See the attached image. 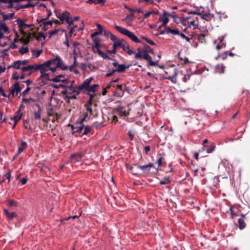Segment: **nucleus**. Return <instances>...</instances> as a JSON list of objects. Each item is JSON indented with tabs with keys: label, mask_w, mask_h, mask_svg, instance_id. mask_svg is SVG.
Here are the masks:
<instances>
[{
	"label": "nucleus",
	"mask_w": 250,
	"mask_h": 250,
	"mask_svg": "<svg viewBox=\"0 0 250 250\" xmlns=\"http://www.w3.org/2000/svg\"><path fill=\"white\" fill-rule=\"evenodd\" d=\"M90 83H88V82L86 80V79L83 82V83L80 84L78 87V89L80 90H87V89L88 88L89 86Z\"/></svg>",
	"instance_id": "obj_15"
},
{
	"label": "nucleus",
	"mask_w": 250,
	"mask_h": 250,
	"mask_svg": "<svg viewBox=\"0 0 250 250\" xmlns=\"http://www.w3.org/2000/svg\"><path fill=\"white\" fill-rule=\"evenodd\" d=\"M14 15V13H9L8 14H3L2 15L3 19L4 21L8 20L9 19H12Z\"/></svg>",
	"instance_id": "obj_33"
},
{
	"label": "nucleus",
	"mask_w": 250,
	"mask_h": 250,
	"mask_svg": "<svg viewBox=\"0 0 250 250\" xmlns=\"http://www.w3.org/2000/svg\"><path fill=\"white\" fill-rule=\"evenodd\" d=\"M84 106L87 112H89L91 115H94V111L92 108V106H90V105H84Z\"/></svg>",
	"instance_id": "obj_35"
},
{
	"label": "nucleus",
	"mask_w": 250,
	"mask_h": 250,
	"mask_svg": "<svg viewBox=\"0 0 250 250\" xmlns=\"http://www.w3.org/2000/svg\"><path fill=\"white\" fill-rule=\"evenodd\" d=\"M57 16L62 22L65 21L69 24V26H70L73 23L72 18L70 17V14L66 11H63L59 15H57Z\"/></svg>",
	"instance_id": "obj_6"
},
{
	"label": "nucleus",
	"mask_w": 250,
	"mask_h": 250,
	"mask_svg": "<svg viewBox=\"0 0 250 250\" xmlns=\"http://www.w3.org/2000/svg\"><path fill=\"white\" fill-rule=\"evenodd\" d=\"M145 167V165L144 166H138L137 168H139V169H141L145 173H146V174L149 173L150 172V169L148 167H146H146L143 168V167Z\"/></svg>",
	"instance_id": "obj_34"
},
{
	"label": "nucleus",
	"mask_w": 250,
	"mask_h": 250,
	"mask_svg": "<svg viewBox=\"0 0 250 250\" xmlns=\"http://www.w3.org/2000/svg\"><path fill=\"white\" fill-rule=\"evenodd\" d=\"M171 15L168 12H165L162 15H161L159 19V21L162 22L161 26H164L168 22L169 16Z\"/></svg>",
	"instance_id": "obj_9"
},
{
	"label": "nucleus",
	"mask_w": 250,
	"mask_h": 250,
	"mask_svg": "<svg viewBox=\"0 0 250 250\" xmlns=\"http://www.w3.org/2000/svg\"><path fill=\"white\" fill-rule=\"evenodd\" d=\"M27 147V143L22 141L20 146L18 147V154L21 153Z\"/></svg>",
	"instance_id": "obj_20"
},
{
	"label": "nucleus",
	"mask_w": 250,
	"mask_h": 250,
	"mask_svg": "<svg viewBox=\"0 0 250 250\" xmlns=\"http://www.w3.org/2000/svg\"><path fill=\"white\" fill-rule=\"evenodd\" d=\"M125 8L132 12L141 13L142 10L140 8H131L125 5Z\"/></svg>",
	"instance_id": "obj_36"
},
{
	"label": "nucleus",
	"mask_w": 250,
	"mask_h": 250,
	"mask_svg": "<svg viewBox=\"0 0 250 250\" xmlns=\"http://www.w3.org/2000/svg\"><path fill=\"white\" fill-rule=\"evenodd\" d=\"M112 64L113 66L116 68V69H114L115 72L120 73L125 72L126 69L128 68L131 66V65L125 66V64H119L117 62H115Z\"/></svg>",
	"instance_id": "obj_8"
},
{
	"label": "nucleus",
	"mask_w": 250,
	"mask_h": 250,
	"mask_svg": "<svg viewBox=\"0 0 250 250\" xmlns=\"http://www.w3.org/2000/svg\"><path fill=\"white\" fill-rule=\"evenodd\" d=\"M47 62H49V65L55 66L62 70H66L68 68L67 66H64L63 64L62 60L59 56H57L55 58L50 59Z\"/></svg>",
	"instance_id": "obj_3"
},
{
	"label": "nucleus",
	"mask_w": 250,
	"mask_h": 250,
	"mask_svg": "<svg viewBox=\"0 0 250 250\" xmlns=\"http://www.w3.org/2000/svg\"><path fill=\"white\" fill-rule=\"evenodd\" d=\"M209 143L210 144V146L206 148V151L208 153H212L216 147L215 145L213 143L210 142Z\"/></svg>",
	"instance_id": "obj_26"
},
{
	"label": "nucleus",
	"mask_w": 250,
	"mask_h": 250,
	"mask_svg": "<svg viewBox=\"0 0 250 250\" xmlns=\"http://www.w3.org/2000/svg\"><path fill=\"white\" fill-rule=\"evenodd\" d=\"M21 90V87H20V82H17L11 85L9 89L10 95L11 94L12 97L16 96Z\"/></svg>",
	"instance_id": "obj_7"
},
{
	"label": "nucleus",
	"mask_w": 250,
	"mask_h": 250,
	"mask_svg": "<svg viewBox=\"0 0 250 250\" xmlns=\"http://www.w3.org/2000/svg\"><path fill=\"white\" fill-rule=\"evenodd\" d=\"M176 75L177 73L176 72H175L173 74V75L171 76H169L168 77L166 78V79L171 80V81L173 83H176Z\"/></svg>",
	"instance_id": "obj_30"
},
{
	"label": "nucleus",
	"mask_w": 250,
	"mask_h": 250,
	"mask_svg": "<svg viewBox=\"0 0 250 250\" xmlns=\"http://www.w3.org/2000/svg\"><path fill=\"white\" fill-rule=\"evenodd\" d=\"M67 80L66 78H65V75L63 74H60L58 76H55L54 78L51 80L53 82L58 83L60 82H64Z\"/></svg>",
	"instance_id": "obj_11"
},
{
	"label": "nucleus",
	"mask_w": 250,
	"mask_h": 250,
	"mask_svg": "<svg viewBox=\"0 0 250 250\" xmlns=\"http://www.w3.org/2000/svg\"><path fill=\"white\" fill-rule=\"evenodd\" d=\"M40 27L42 30L44 31H46L49 28L47 25H45V22L44 21L42 22V24L40 25Z\"/></svg>",
	"instance_id": "obj_59"
},
{
	"label": "nucleus",
	"mask_w": 250,
	"mask_h": 250,
	"mask_svg": "<svg viewBox=\"0 0 250 250\" xmlns=\"http://www.w3.org/2000/svg\"><path fill=\"white\" fill-rule=\"evenodd\" d=\"M125 42V40L123 39H118L116 41L114 42V43L113 45V48H117L119 47H122V45H123V43Z\"/></svg>",
	"instance_id": "obj_17"
},
{
	"label": "nucleus",
	"mask_w": 250,
	"mask_h": 250,
	"mask_svg": "<svg viewBox=\"0 0 250 250\" xmlns=\"http://www.w3.org/2000/svg\"><path fill=\"white\" fill-rule=\"evenodd\" d=\"M8 205L10 207H17L18 203L16 201L14 200H9L8 201Z\"/></svg>",
	"instance_id": "obj_48"
},
{
	"label": "nucleus",
	"mask_w": 250,
	"mask_h": 250,
	"mask_svg": "<svg viewBox=\"0 0 250 250\" xmlns=\"http://www.w3.org/2000/svg\"><path fill=\"white\" fill-rule=\"evenodd\" d=\"M206 35L205 34H201L198 36V40L201 42H205V37Z\"/></svg>",
	"instance_id": "obj_45"
},
{
	"label": "nucleus",
	"mask_w": 250,
	"mask_h": 250,
	"mask_svg": "<svg viewBox=\"0 0 250 250\" xmlns=\"http://www.w3.org/2000/svg\"><path fill=\"white\" fill-rule=\"evenodd\" d=\"M166 32L167 33H170V34H171L172 35H180V34L178 29L176 28V29H172L169 27H167L166 28Z\"/></svg>",
	"instance_id": "obj_14"
},
{
	"label": "nucleus",
	"mask_w": 250,
	"mask_h": 250,
	"mask_svg": "<svg viewBox=\"0 0 250 250\" xmlns=\"http://www.w3.org/2000/svg\"><path fill=\"white\" fill-rule=\"evenodd\" d=\"M42 52V50L34 51L33 52V55L36 58H38Z\"/></svg>",
	"instance_id": "obj_55"
},
{
	"label": "nucleus",
	"mask_w": 250,
	"mask_h": 250,
	"mask_svg": "<svg viewBox=\"0 0 250 250\" xmlns=\"http://www.w3.org/2000/svg\"><path fill=\"white\" fill-rule=\"evenodd\" d=\"M0 31L3 33L8 32V28L5 23H0Z\"/></svg>",
	"instance_id": "obj_28"
},
{
	"label": "nucleus",
	"mask_w": 250,
	"mask_h": 250,
	"mask_svg": "<svg viewBox=\"0 0 250 250\" xmlns=\"http://www.w3.org/2000/svg\"><path fill=\"white\" fill-rule=\"evenodd\" d=\"M163 158L162 156H160L157 161V163L159 167H161L162 166Z\"/></svg>",
	"instance_id": "obj_63"
},
{
	"label": "nucleus",
	"mask_w": 250,
	"mask_h": 250,
	"mask_svg": "<svg viewBox=\"0 0 250 250\" xmlns=\"http://www.w3.org/2000/svg\"><path fill=\"white\" fill-rule=\"evenodd\" d=\"M149 53L154 54L153 50H144L140 53H135V58L137 59H144L148 62L149 65L150 66H156L157 64V62L152 61L151 57L149 55Z\"/></svg>",
	"instance_id": "obj_1"
},
{
	"label": "nucleus",
	"mask_w": 250,
	"mask_h": 250,
	"mask_svg": "<svg viewBox=\"0 0 250 250\" xmlns=\"http://www.w3.org/2000/svg\"><path fill=\"white\" fill-rule=\"evenodd\" d=\"M170 182L171 180H170L169 177H165L160 181L159 184L161 185H167L170 184Z\"/></svg>",
	"instance_id": "obj_27"
},
{
	"label": "nucleus",
	"mask_w": 250,
	"mask_h": 250,
	"mask_svg": "<svg viewBox=\"0 0 250 250\" xmlns=\"http://www.w3.org/2000/svg\"><path fill=\"white\" fill-rule=\"evenodd\" d=\"M182 39H185L188 42H190L191 38H189L188 37H187L185 34L183 33H180V35Z\"/></svg>",
	"instance_id": "obj_52"
},
{
	"label": "nucleus",
	"mask_w": 250,
	"mask_h": 250,
	"mask_svg": "<svg viewBox=\"0 0 250 250\" xmlns=\"http://www.w3.org/2000/svg\"><path fill=\"white\" fill-rule=\"evenodd\" d=\"M199 15L201 16L202 19L206 21H209L213 17L211 16L210 14H203L202 13H199Z\"/></svg>",
	"instance_id": "obj_25"
},
{
	"label": "nucleus",
	"mask_w": 250,
	"mask_h": 250,
	"mask_svg": "<svg viewBox=\"0 0 250 250\" xmlns=\"http://www.w3.org/2000/svg\"><path fill=\"white\" fill-rule=\"evenodd\" d=\"M28 71H30L31 72H35L38 70V64H35L34 65H28Z\"/></svg>",
	"instance_id": "obj_29"
},
{
	"label": "nucleus",
	"mask_w": 250,
	"mask_h": 250,
	"mask_svg": "<svg viewBox=\"0 0 250 250\" xmlns=\"http://www.w3.org/2000/svg\"><path fill=\"white\" fill-rule=\"evenodd\" d=\"M35 102L34 100L32 98H30L29 99L23 98V99H22V101H21L22 103H30V102Z\"/></svg>",
	"instance_id": "obj_50"
},
{
	"label": "nucleus",
	"mask_w": 250,
	"mask_h": 250,
	"mask_svg": "<svg viewBox=\"0 0 250 250\" xmlns=\"http://www.w3.org/2000/svg\"><path fill=\"white\" fill-rule=\"evenodd\" d=\"M20 75L18 74L17 72H14L12 75V78L14 80H18L20 79Z\"/></svg>",
	"instance_id": "obj_61"
},
{
	"label": "nucleus",
	"mask_w": 250,
	"mask_h": 250,
	"mask_svg": "<svg viewBox=\"0 0 250 250\" xmlns=\"http://www.w3.org/2000/svg\"><path fill=\"white\" fill-rule=\"evenodd\" d=\"M78 95L75 94V93H73L71 95H67L66 97L64 98L65 99H66L69 101V100L71 99H76V96Z\"/></svg>",
	"instance_id": "obj_39"
},
{
	"label": "nucleus",
	"mask_w": 250,
	"mask_h": 250,
	"mask_svg": "<svg viewBox=\"0 0 250 250\" xmlns=\"http://www.w3.org/2000/svg\"><path fill=\"white\" fill-rule=\"evenodd\" d=\"M121 47L125 51H126L129 48V45L126 43L125 41V42L123 43V45H122Z\"/></svg>",
	"instance_id": "obj_53"
},
{
	"label": "nucleus",
	"mask_w": 250,
	"mask_h": 250,
	"mask_svg": "<svg viewBox=\"0 0 250 250\" xmlns=\"http://www.w3.org/2000/svg\"><path fill=\"white\" fill-rule=\"evenodd\" d=\"M109 37L110 40L114 42L118 39V38L112 33L110 34Z\"/></svg>",
	"instance_id": "obj_64"
},
{
	"label": "nucleus",
	"mask_w": 250,
	"mask_h": 250,
	"mask_svg": "<svg viewBox=\"0 0 250 250\" xmlns=\"http://www.w3.org/2000/svg\"><path fill=\"white\" fill-rule=\"evenodd\" d=\"M18 27L20 28V30L21 31V32L23 34H25L26 33L24 32L23 29H24L25 25H26V24L25 23L24 21H22L21 20H18L17 21Z\"/></svg>",
	"instance_id": "obj_16"
},
{
	"label": "nucleus",
	"mask_w": 250,
	"mask_h": 250,
	"mask_svg": "<svg viewBox=\"0 0 250 250\" xmlns=\"http://www.w3.org/2000/svg\"><path fill=\"white\" fill-rule=\"evenodd\" d=\"M190 76L191 74H187L184 75V77L183 78V81L185 83H186L188 80H189Z\"/></svg>",
	"instance_id": "obj_56"
},
{
	"label": "nucleus",
	"mask_w": 250,
	"mask_h": 250,
	"mask_svg": "<svg viewBox=\"0 0 250 250\" xmlns=\"http://www.w3.org/2000/svg\"><path fill=\"white\" fill-rule=\"evenodd\" d=\"M46 38V36L45 35L42 33H40L39 34V35L36 37V39L38 41H41L42 38L43 39V40H45Z\"/></svg>",
	"instance_id": "obj_51"
},
{
	"label": "nucleus",
	"mask_w": 250,
	"mask_h": 250,
	"mask_svg": "<svg viewBox=\"0 0 250 250\" xmlns=\"http://www.w3.org/2000/svg\"><path fill=\"white\" fill-rule=\"evenodd\" d=\"M3 211L4 214L6 215L7 217L10 219H12L17 216V214L15 212H9L7 209H4Z\"/></svg>",
	"instance_id": "obj_21"
},
{
	"label": "nucleus",
	"mask_w": 250,
	"mask_h": 250,
	"mask_svg": "<svg viewBox=\"0 0 250 250\" xmlns=\"http://www.w3.org/2000/svg\"><path fill=\"white\" fill-rule=\"evenodd\" d=\"M135 166H136V168L133 167L132 166H129V167H128V168L130 170V172L132 174L136 175L137 176H139L140 174L138 172V170L139 169V168H137L138 166L135 165Z\"/></svg>",
	"instance_id": "obj_22"
},
{
	"label": "nucleus",
	"mask_w": 250,
	"mask_h": 250,
	"mask_svg": "<svg viewBox=\"0 0 250 250\" xmlns=\"http://www.w3.org/2000/svg\"><path fill=\"white\" fill-rule=\"evenodd\" d=\"M245 216L242 214V218H240L238 220V227L240 229H244L246 226V223L245 221Z\"/></svg>",
	"instance_id": "obj_12"
},
{
	"label": "nucleus",
	"mask_w": 250,
	"mask_h": 250,
	"mask_svg": "<svg viewBox=\"0 0 250 250\" xmlns=\"http://www.w3.org/2000/svg\"><path fill=\"white\" fill-rule=\"evenodd\" d=\"M93 42H94V47L96 48H99L100 46V40L98 38H93Z\"/></svg>",
	"instance_id": "obj_42"
},
{
	"label": "nucleus",
	"mask_w": 250,
	"mask_h": 250,
	"mask_svg": "<svg viewBox=\"0 0 250 250\" xmlns=\"http://www.w3.org/2000/svg\"><path fill=\"white\" fill-rule=\"evenodd\" d=\"M99 85L97 84H94L92 85L91 86H89L88 88L87 89L86 91L88 92H92L94 93L96 91V88L98 87Z\"/></svg>",
	"instance_id": "obj_24"
},
{
	"label": "nucleus",
	"mask_w": 250,
	"mask_h": 250,
	"mask_svg": "<svg viewBox=\"0 0 250 250\" xmlns=\"http://www.w3.org/2000/svg\"><path fill=\"white\" fill-rule=\"evenodd\" d=\"M31 87L27 86V87L22 92L21 95L25 97L29 91L31 90Z\"/></svg>",
	"instance_id": "obj_54"
},
{
	"label": "nucleus",
	"mask_w": 250,
	"mask_h": 250,
	"mask_svg": "<svg viewBox=\"0 0 250 250\" xmlns=\"http://www.w3.org/2000/svg\"><path fill=\"white\" fill-rule=\"evenodd\" d=\"M17 112H18L17 115H14L13 117L11 118V120H14V121H15V123L12 127V128H14L15 127L18 121H19L21 119V116L22 114L21 113L20 109Z\"/></svg>",
	"instance_id": "obj_13"
},
{
	"label": "nucleus",
	"mask_w": 250,
	"mask_h": 250,
	"mask_svg": "<svg viewBox=\"0 0 250 250\" xmlns=\"http://www.w3.org/2000/svg\"><path fill=\"white\" fill-rule=\"evenodd\" d=\"M35 4H31V2H28V3L24 5H21V7L22 8H27L30 7H34Z\"/></svg>",
	"instance_id": "obj_46"
},
{
	"label": "nucleus",
	"mask_w": 250,
	"mask_h": 250,
	"mask_svg": "<svg viewBox=\"0 0 250 250\" xmlns=\"http://www.w3.org/2000/svg\"><path fill=\"white\" fill-rule=\"evenodd\" d=\"M22 73L28 71V65L27 66H21V68Z\"/></svg>",
	"instance_id": "obj_62"
},
{
	"label": "nucleus",
	"mask_w": 250,
	"mask_h": 250,
	"mask_svg": "<svg viewBox=\"0 0 250 250\" xmlns=\"http://www.w3.org/2000/svg\"><path fill=\"white\" fill-rule=\"evenodd\" d=\"M83 156V153H77L73 154L71 157V161L73 162H79Z\"/></svg>",
	"instance_id": "obj_10"
},
{
	"label": "nucleus",
	"mask_w": 250,
	"mask_h": 250,
	"mask_svg": "<svg viewBox=\"0 0 250 250\" xmlns=\"http://www.w3.org/2000/svg\"><path fill=\"white\" fill-rule=\"evenodd\" d=\"M28 47L27 46H22L20 48V52L21 54H24L25 53H26L28 52Z\"/></svg>",
	"instance_id": "obj_41"
},
{
	"label": "nucleus",
	"mask_w": 250,
	"mask_h": 250,
	"mask_svg": "<svg viewBox=\"0 0 250 250\" xmlns=\"http://www.w3.org/2000/svg\"><path fill=\"white\" fill-rule=\"evenodd\" d=\"M74 55H73V58H74V63L73 65L77 66V58L78 57V53H77V50L76 49H74Z\"/></svg>",
	"instance_id": "obj_38"
},
{
	"label": "nucleus",
	"mask_w": 250,
	"mask_h": 250,
	"mask_svg": "<svg viewBox=\"0 0 250 250\" xmlns=\"http://www.w3.org/2000/svg\"><path fill=\"white\" fill-rule=\"evenodd\" d=\"M96 26L97 27V28L98 29L99 32H100V34H102L103 32H104V31L103 30V26L100 24H99V23H97L96 24Z\"/></svg>",
	"instance_id": "obj_58"
},
{
	"label": "nucleus",
	"mask_w": 250,
	"mask_h": 250,
	"mask_svg": "<svg viewBox=\"0 0 250 250\" xmlns=\"http://www.w3.org/2000/svg\"><path fill=\"white\" fill-rule=\"evenodd\" d=\"M83 132L82 136L83 135H86L91 130V127L90 126L86 125L83 127Z\"/></svg>",
	"instance_id": "obj_37"
},
{
	"label": "nucleus",
	"mask_w": 250,
	"mask_h": 250,
	"mask_svg": "<svg viewBox=\"0 0 250 250\" xmlns=\"http://www.w3.org/2000/svg\"><path fill=\"white\" fill-rule=\"evenodd\" d=\"M11 170H9L8 172L3 175L4 179L2 180V182H3L4 180H5L6 179L8 180V182H10V179L11 177Z\"/></svg>",
	"instance_id": "obj_40"
},
{
	"label": "nucleus",
	"mask_w": 250,
	"mask_h": 250,
	"mask_svg": "<svg viewBox=\"0 0 250 250\" xmlns=\"http://www.w3.org/2000/svg\"><path fill=\"white\" fill-rule=\"evenodd\" d=\"M105 2V0H89L88 3H94L95 4H102L104 5Z\"/></svg>",
	"instance_id": "obj_32"
},
{
	"label": "nucleus",
	"mask_w": 250,
	"mask_h": 250,
	"mask_svg": "<svg viewBox=\"0 0 250 250\" xmlns=\"http://www.w3.org/2000/svg\"><path fill=\"white\" fill-rule=\"evenodd\" d=\"M49 62L47 61L44 63L38 64V70H40L41 73V77L44 78L45 79H48V74L46 72L49 70Z\"/></svg>",
	"instance_id": "obj_4"
},
{
	"label": "nucleus",
	"mask_w": 250,
	"mask_h": 250,
	"mask_svg": "<svg viewBox=\"0 0 250 250\" xmlns=\"http://www.w3.org/2000/svg\"><path fill=\"white\" fill-rule=\"evenodd\" d=\"M59 86L62 87H65V89L62 91V95L65 96V97H66L67 95L72 94L73 93H75L76 95H79L80 94L79 90L78 89L76 90L73 87L72 83L67 86H65L62 84H60Z\"/></svg>",
	"instance_id": "obj_5"
},
{
	"label": "nucleus",
	"mask_w": 250,
	"mask_h": 250,
	"mask_svg": "<svg viewBox=\"0 0 250 250\" xmlns=\"http://www.w3.org/2000/svg\"><path fill=\"white\" fill-rule=\"evenodd\" d=\"M115 70L114 69H112L111 70H108V73H107L105 75L106 77H109L112 75H113L115 73Z\"/></svg>",
	"instance_id": "obj_57"
},
{
	"label": "nucleus",
	"mask_w": 250,
	"mask_h": 250,
	"mask_svg": "<svg viewBox=\"0 0 250 250\" xmlns=\"http://www.w3.org/2000/svg\"><path fill=\"white\" fill-rule=\"evenodd\" d=\"M119 112L122 116H126L129 114V113L126 112L125 109L124 108H121L119 110Z\"/></svg>",
	"instance_id": "obj_43"
},
{
	"label": "nucleus",
	"mask_w": 250,
	"mask_h": 250,
	"mask_svg": "<svg viewBox=\"0 0 250 250\" xmlns=\"http://www.w3.org/2000/svg\"><path fill=\"white\" fill-rule=\"evenodd\" d=\"M0 2L6 4V7L9 8L13 7V5L11 4V0H0Z\"/></svg>",
	"instance_id": "obj_31"
},
{
	"label": "nucleus",
	"mask_w": 250,
	"mask_h": 250,
	"mask_svg": "<svg viewBox=\"0 0 250 250\" xmlns=\"http://www.w3.org/2000/svg\"><path fill=\"white\" fill-rule=\"evenodd\" d=\"M41 111H42V109L39 106L38 110L34 112L33 114H34V120H39V119H41Z\"/></svg>",
	"instance_id": "obj_23"
},
{
	"label": "nucleus",
	"mask_w": 250,
	"mask_h": 250,
	"mask_svg": "<svg viewBox=\"0 0 250 250\" xmlns=\"http://www.w3.org/2000/svg\"><path fill=\"white\" fill-rule=\"evenodd\" d=\"M93 126L95 128L98 129L102 127H103L104 126V125L102 123H99L98 122H95L93 123Z\"/></svg>",
	"instance_id": "obj_44"
},
{
	"label": "nucleus",
	"mask_w": 250,
	"mask_h": 250,
	"mask_svg": "<svg viewBox=\"0 0 250 250\" xmlns=\"http://www.w3.org/2000/svg\"><path fill=\"white\" fill-rule=\"evenodd\" d=\"M60 30L59 29H55L53 31H51L49 32V38H51L52 36L56 35L59 32Z\"/></svg>",
	"instance_id": "obj_49"
},
{
	"label": "nucleus",
	"mask_w": 250,
	"mask_h": 250,
	"mask_svg": "<svg viewBox=\"0 0 250 250\" xmlns=\"http://www.w3.org/2000/svg\"><path fill=\"white\" fill-rule=\"evenodd\" d=\"M21 65L20 62V60L14 61L12 65L8 66V68H13L14 69H21Z\"/></svg>",
	"instance_id": "obj_18"
},
{
	"label": "nucleus",
	"mask_w": 250,
	"mask_h": 250,
	"mask_svg": "<svg viewBox=\"0 0 250 250\" xmlns=\"http://www.w3.org/2000/svg\"><path fill=\"white\" fill-rule=\"evenodd\" d=\"M114 28L121 34L127 36L132 42L136 43L141 42V40L133 32L129 31L127 29L118 25H115Z\"/></svg>",
	"instance_id": "obj_2"
},
{
	"label": "nucleus",
	"mask_w": 250,
	"mask_h": 250,
	"mask_svg": "<svg viewBox=\"0 0 250 250\" xmlns=\"http://www.w3.org/2000/svg\"><path fill=\"white\" fill-rule=\"evenodd\" d=\"M76 66L73 65H71L69 67V69L71 72H74L75 74H78L79 73V71L75 69Z\"/></svg>",
	"instance_id": "obj_47"
},
{
	"label": "nucleus",
	"mask_w": 250,
	"mask_h": 250,
	"mask_svg": "<svg viewBox=\"0 0 250 250\" xmlns=\"http://www.w3.org/2000/svg\"><path fill=\"white\" fill-rule=\"evenodd\" d=\"M0 93L1 94V95L4 97H9L10 95L7 96L4 92V90L3 89L2 87H0Z\"/></svg>",
	"instance_id": "obj_60"
},
{
	"label": "nucleus",
	"mask_w": 250,
	"mask_h": 250,
	"mask_svg": "<svg viewBox=\"0 0 250 250\" xmlns=\"http://www.w3.org/2000/svg\"><path fill=\"white\" fill-rule=\"evenodd\" d=\"M81 123L80 124V126H72V128L74 130V132H72V134H74L75 132H82L83 130L84 125H82Z\"/></svg>",
	"instance_id": "obj_19"
}]
</instances>
